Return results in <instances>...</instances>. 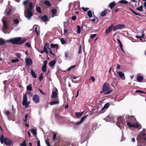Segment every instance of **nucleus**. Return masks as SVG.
Here are the masks:
<instances>
[{"instance_id": "obj_1", "label": "nucleus", "mask_w": 146, "mask_h": 146, "mask_svg": "<svg viewBox=\"0 0 146 146\" xmlns=\"http://www.w3.org/2000/svg\"><path fill=\"white\" fill-rule=\"evenodd\" d=\"M27 4H29V7L27 9V11H25L24 12L25 17L28 19H30L33 14L32 11L33 8V3L29 1V0H27L23 1V4L26 7Z\"/></svg>"}, {"instance_id": "obj_2", "label": "nucleus", "mask_w": 146, "mask_h": 146, "mask_svg": "<svg viewBox=\"0 0 146 146\" xmlns=\"http://www.w3.org/2000/svg\"><path fill=\"white\" fill-rule=\"evenodd\" d=\"M26 41L25 39H22L21 38L17 37L11 38L9 40H7L6 42L12 43L13 44H21L24 43Z\"/></svg>"}, {"instance_id": "obj_3", "label": "nucleus", "mask_w": 146, "mask_h": 146, "mask_svg": "<svg viewBox=\"0 0 146 146\" xmlns=\"http://www.w3.org/2000/svg\"><path fill=\"white\" fill-rule=\"evenodd\" d=\"M0 141L1 143H4L7 145L10 146L12 143V141L7 137L4 138L3 135L2 134L0 136Z\"/></svg>"}, {"instance_id": "obj_4", "label": "nucleus", "mask_w": 146, "mask_h": 146, "mask_svg": "<svg viewBox=\"0 0 146 146\" xmlns=\"http://www.w3.org/2000/svg\"><path fill=\"white\" fill-rule=\"evenodd\" d=\"M103 90L106 92L104 94L106 95L108 94L111 93L112 90L110 89V86L109 84L107 83H105L102 87Z\"/></svg>"}, {"instance_id": "obj_5", "label": "nucleus", "mask_w": 146, "mask_h": 146, "mask_svg": "<svg viewBox=\"0 0 146 146\" xmlns=\"http://www.w3.org/2000/svg\"><path fill=\"white\" fill-rule=\"evenodd\" d=\"M22 102V104L23 106H25L26 107H27L29 103V102H27V97L26 94H23Z\"/></svg>"}, {"instance_id": "obj_6", "label": "nucleus", "mask_w": 146, "mask_h": 146, "mask_svg": "<svg viewBox=\"0 0 146 146\" xmlns=\"http://www.w3.org/2000/svg\"><path fill=\"white\" fill-rule=\"evenodd\" d=\"M125 26V25L124 24H119L114 27L113 30L114 31H115L117 29H121L124 28Z\"/></svg>"}, {"instance_id": "obj_7", "label": "nucleus", "mask_w": 146, "mask_h": 146, "mask_svg": "<svg viewBox=\"0 0 146 146\" xmlns=\"http://www.w3.org/2000/svg\"><path fill=\"white\" fill-rule=\"evenodd\" d=\"M32 99L36 103H38L40 102V97L38 95H34Z\"/></svg>"}, {"instance_id": "obj_8", "label": "nucleus", "mask_w": 146, "mask_h": 146, "mask_svg": "<svg viewBox=\"0 0 146 146\" xmlns=\"http://www.w3.org/2000/svg\"><path fill=\"white\" fill-rule=\"evenodd\" d=\"M113 25H112L108 27V29L106 30L105 33L106 35H108L113 30Z\"/></svg>"}, {"instance_id": "obj_9", "label": "nucleus", "mask_w": 146, "mask_h": 146, "mask_svg": "<svg viewBox=\"0 0 146 146\" xmlns=\"http://www.w3.org/2000/svg\"><path fill=\"white\" fill-rule=\"evenodd\" d=\"M58 94V91L56 90L54 91H53L52 93V95L51 96V98L52 99L54 98L56 99L57 97V95Z\"/></svg>"}, {"instance_id": "obj_10", "label": "nucleus", "mask_w": 146, "mask_h": 146, "mask_svg": "<svg viewBox=\"0 0 146 146\" xmlns=\"http://www.w3.org/2000/svg\"><path fill=\"white\" fill-rule=\"evenodd\" d=\"M26 62L27 66H30L32 64V61L31 58H28L26 59Z\"/></svg>"}, {"instance_id": "obj_11", "label": "nucleus", "mask_w": 146, "mask_h": 146, "mask_svg": "<svg viewBox=\"0 0 146 146\" xmlns=\"http://www.w3.org/2000/svg\"><path fill=\"white\" fill-rule=\"evenodd\" d=\"M117 74L122 80H124L125 79L124 74L121 72L119 71L117 72Z\"/></svg>"}, {"instance_id": "obj_12", "label": "nucleus", "mask_w": 146, "mask_h": 146, "mask_svg": "<svg viewBox=\"0 0 146 146\" xmlns=\"http://www.w3.org/2000/svg\"><path fill=\"white\" fill-rule=\"evenodd\" d=\"M2 21L3 23V29L6 30L7 29V21L5 20H2Z\"/></svg>"}, {"instance_id": "obj_13", "label": "nucleus", "mask_w": 146, "mask_h": 146, "mask_svg": "<svg viewBox=\"0 0 146 146\" xmlns=\"http://www.w3.org/2000/svg\"><path fill=\"white\" fill-rule=\"evenodd\" d=\"M137 80L138 82H141L143 80V78L142 76L140 75L139 74H138L137 75Z\"/></svg>"}, {"instance_id": "obj_14", "label": "nucleus", "mask_w": 146, "mask_h": 146, "mask_svg": "<svg viewBox=\"0 0 146 146\" xmlns=\"http://www.w3.org/2000/svg\"><path fill=\"white\" fill-rule=\"evenodd\" d=\"M41 19L44 22H45L48 21V17L46 15H44L42 17Z\"/></svg>"}, {"instance_id": "obj_15", "label": "nucleus", "mask_w": 146, "mask_h": 146, "mask_svg": "<svg viewBox=\"0 0 146 146\" xmlns=\"http://www.w3.org/2000/svg\"><path fill=\"white\" fill-rule=\"evenodd\" d=\"M107 12L108 11L106 10H104V11H102L100 17H103L105 16L106 15L107 13Z\"/></svg>"}, {"instance_id": "obj_16", "label": "nucleus", "mask_w": 146, "mask_h": 146, "mask_svg": "<svg viewBox=\"0 0 146 146\" xmlns=\"http://www.w3.org/2000/svg\"><path fill=\"white\" fill-rule=\"evenodd\" d=\"M56 63V61L55 60H52L50 61L49 64V65L50 67L54 66Z\"/></svg>"}, {"instance_id": "obj_17", "label": "nucleus", "mask_w": 146, "mask_h": 146, "mask_svg": "<svg viewBox=\"0 0 146 146\" xmlns=\"http://www.w3.org/2000/svg\"><path fill=\"white\" fill-rule=\"evenodd\" d=\"M83 113V112H76L75 114L76 117L77 118H79V117L82 115Z\"/></svg>"}, {"instance_id": "obj_18", "label": "nucleus", "mask_w": 146, "mask_h": 146, "mask_svg": "<svg viewBox=\"0 0 146 146\" xmlns=\"http://www.w3.org/2000/svg\"><path fill=\"white\" fill-rule=\"evenodd\" d=\"M32 87L31 84L29 85L27 87V90L29 91H31L32 90Z\"/></svg>"}, {"instance_id": "obj_19", "label": "nucleus", "mask_w": 146, "mask_h": 146, "mask_svg": "<svg viewBox=\"0 0 146 146\" xmlns=\"http://www.w3.org/2000/svg\"><path fill=\"white\" fill-rule=\"evenodd\" d=\"M116 5L115 3H114V2H112V3H110L109 5L110 8L111 9L113 8Z\"/></svg>"}, {"instance_id": "obj_20", "label": "nucleus", "mask_w": 146, "mask_h": 146, "mask_svg": "<svg viewBox=\"0 0 146 146\" xmlns=\"http://www.w3.org/2000/svg\"><path fill=\"white\" fill-rule=\"evenodd\" d=\"M50 46L53 48H55L57 49H58V45L57 44H50Z\"/></svg>"}, {"instance_id": "obj_21", "label": "nucleus", "mask_w": 146, "mask_h": 146, "mask_svg": "<svg viewBox=\"0 0 146 146\" xmlns=\"http://www.w3.org/2000/svg\"><path fill=\"white\" fill-rule=\"evenodd\" d=\"M49 46V44L48 43H46L44 47L43 50L45 52V51L47 50V48H48V47Z\"/></svg>"}, {"instance_id": "obj_22", "label": "nucleus", "mask_w": 146, "mask_h": 146, "mask_svg": "<svg viewBox=\"0 0 146 146\" xmlns=\"http://www.w3.org/2000/svg\"><path fill=\"white\" fill-rule=\"evenodd\" d=\"M31 73L32 76L33 78H37L36 74L34 72V71L33 70H31Z\"/></svg>"}, {"instance_id": "obj_23", "label": "nucleus", "mask_w": 146, "mask_h": 146, "mask_svg": "<svg viewBox=\"0 0 146 146\" xmlns=\"http://www.w3.org/2000/svg\"><path fill=\"white\" fill-rule=\"evenodd\" d=\"M59 103V102L58 101H55L52 102H51L50 103V104L51 105H53L58 104Z\"/></svg>"}, {"instance_id": "obj_24", "label": "nucleus", "mask_w": 146, "mask_h": 146, "mask_svg": "<svg viewBox=\"0 0 146 146\" xmlns=\"http://www.w3.org/2000/svg\"><path fill=\"white\" fill-rule=\"evenodd\" d=\"M44 4L47 5L48 6H51L50 2L48 0L45 1L44 2Z\"/></svg>"}, {"instance_id": "obj_25", "label": "nucleus", "mask_w": 146, "mask_h": 146, "mask_svg": "<svg viewBox=\"0 0 146 146\" xmlns=\"http://www.w3.org/2000/svg\"><path fill=\"white\" fill-rule=\"evenodd\" d=\"M136 9L137 10L141 12H142L143 10V7L142 5H141L139 7L136 8Z\"/></svg>"}, {"instance_id": "obj_26", "label": "nucleus", "mask_w": 146, "mask_h": 146, "mask_svg": "<svg viewBox=\"0 0 146 146\" xmlns=\"http://www.w3.org/2000/svg\"><path fill=\"white\" fill-rule=\"evenodd\" d=\"M45 142L46 144L48 146H51L50 142L49 141L48 138L47 137L46 139H45Z\"/></svg>"}, {"instance_id": "obj_27", "label": "nucleus", "mask_w": 146, "mask_h": 146, "mask_svg": "<svg viewBox=\"0 0 146 146\" xmlns=\"http://www.w3.org/2000/svg\"><path fill=\"white\" fill-rule=\"evenodd\" d=\"M119 2L122 4H128V2L126 0H122L119 1Z\"/></svg>"}, {"instance_id": "obj_28", "label": "nucleus", "mask_w": 146, "mask_h": 146, "mask_svg": "<svg viewBox=\"0 0 146 146\" xmlns=\"http://www.w3.org/2000/svg\"><path fill=\"white\" fill-rule=\"evenodd\" d=\"M110 104V103H107L104 105V107L102 108V110H103L104 108H108L109 107Z\"/></svg>"}, {"instance_id": "obj_29", "label": "nucleus", "mask_w": 146, "mask_h": 146, "mask_svg": "<svg viewBox=\"0 0 146 146\" xmlns=\"http://www.w3.org/2000/svg\"><path fill=\"white\" fill-rule=\"evenodd\" d=\"M87 14L88 16L90 17L91 18L92 17V15L91 10H89L88 11Z\"/></svg>"}, {"instance_id": "obj_30", "label": "nucleus", "mask_w": 146, "mask_h": 146, "mask_svg": "<svg viewBox=\"0 0 146 146\" xmlns=\"http://www.w3.org/2000/svg\"><path fill=\"white\" fill-rule=\"evenodd\" d=\"M129 9H130V10L134 13V14L135 15H139V16H141V15L139 13H137L136 12H135V11H134L133 10L131 9V8H129Z\"/></svg>"}, {"instance_id": "obj_31", "label": "nucleus", "mask_w": 146, "mask_h": 146, "mask_svg": "<svg viewBox=\"0 0 146 146\" xmlns=\"http://www.w3.org/2000/svg\"><path fill=\"white\" fill-rule=\"evenodd\" d=\"M20 146H27L26 141L24 140L22 143H20Z\"/></svg>"}, {"instance_id": "obj_32", "label": "nucleus", "mask_w": 146, "mask_h": 146, "mask_svg": "<svg viewBox=\"0 0 146 146\" xmlns=\"http://www.w3.org/2000/svg\"><path fill=\"white\" fill-rule=\"evenodd\" d=\"M51 11L53 15H54L57 13V10L55 9H52Z\"/></svg>"}, {"instance_id": "obj_33", "label": "nucleus", "mask_w": 146, "mask_h": 146, "mask_svg": "<svg viewBox=\"0 0 146 146\" xmlns=\"http://www.w3.org/2000/svg\"><path fill=\"white\" fill-rule=\"evenodd\" d=\"M5 42H6V41H5L2 38H0V45H3L5 44Z\"/></svg>"}, {"instance_id": "obj_34", "label": "nucleus", "mask_w": 146, "mask_h": 146, "mask_svg": "<svg viewBox=\"0 0 146 146\" xmlns=\"http://www.w3.org/2000/svg\"><path fill=\"white\" fill-rule=\"evenodd\" d=\"M31 131L34 135H36V130L35 129H31Z\"/></svg>"}, {"instance_id": "obj_35", "label": "nucleus", "mask_w": 146, "mask_h": 146, "mask_svg": "<svg viewBox=\"0 0 146 146\" xmlns=\"http://www.w3.org/2000/svg\"><path fill=\"white\" fill-rule=\"evenodd\" d=\"M145 35L144 33V31H143L142 33V35L141 36H139L138 35H137L136 36V37L137 38H144V36H145Z\"/></svg>"}, {"instance_id": "obj_36", "label": "nucleus", "mask_w": 146, "mask_h": 146, "mask_svg": "<svg viewBox=\"0 0 146 146\" xmlns=\"http://www.w3.org/2000/svg\"><path fill=\"white\" fill-rule=\"evenodd\" d=\"M36 10L39 13H42L41 9L40 7H36Z\"/></svg>"}, {"instance_id": "obj_37", "label": "nucleus", "mask_w": 146, "mask_h": 146, "mask_svg": "<svg viewBox=\"0 0 146 146\" xmlns=\"http://www.w3.org/2000/svg\"><path fill=\"white\" fill-rule=\"evenodd\" d=\"M85 119H81L80 121L78 122H76L74 124L76 125H78L81 124Z\"/></svg>"}, {"instance_id": "obj_38", "label": "nucleus", "mask_w": 146, "mask_h": 146, "mask_svg": "<svg viewBox=\"0 0 146 146\" xmlns=\"http://www.w3.org/2000/svg\"><path fill=\"white\" fill-rule=\"evenodd\" d=\"M42 70L44 72H46V66L43 65L42 67Z\"/></svg>"}, {"instance_id": "obj_39", "label": "nucleus", "mask_w": 146, "mask_h": 146, "mask_svg": "<svg viewBox=\"0 0 146 146\" xmlns=\"http://www.w3.org/2000/svg\"><path fill=\"white\" fill-rule=\"evenodd\" d=\"M77 33H80L81 32V28L80 26L78 25L77 26Z\"/></svg>"}, {"instance_id": "obj_40", "label": "nucleus", "mask_w": 146, "mask_h": 146, "mask_svg": "<svg viewBox=\"0 0 146 146\" xmlns=\"http://www.w3.org/2000/svg\"><path fill=\"white\" fill-rule=\"evenodd\" d=\"M127 125L130 127H133L134 126L133 125V124L131 123L130 122H128L127 123Z\"/></svg>"}, {"instance_id": "obj_41", "label": "nucleus", "mask_w": 146, "mask_h": 146, "mask_svg": "<svg viewBox=\"0 0 146 146\" xmlns=\"http://www.w3.org/2000/svg\"><path fill=\"white\" fill-rule=\"evenodd\" d=\"M19 61V59L17 58L16 59H13L11 60V62L12 63H15L17 62H18Z\"/></svg>"}, {"instance_id": "obj_42", "label": "nucleus", "mask_w": 146, "mask_h": 146, "mask_svg": "<svg viewBox=\"0 0 146 146\" xmlns=\"http://www.w3.org/2000/svg\"><path fill=\"white\" fill-rule=\"evenodd\" d=\"M76 66V65H74L73 66H72L68 69V70H67V71H70L72 69L75 68Z\"/></svg>"}, {"instance_id": "obj_43", "label": "nucleus", "mask_w": 146, "mask_h": 146, "mask_svg": "<svg viewBox=\"0 0 146 146\" xmlns=\"http://www.w3.org/2000/svg\"><path fill=\"white\" fill-rule=\"evenodd\" d=\"M133 125L134 126L133 127L139 128L140 127L139 125L137 123L133 124Z\"/></svg>"}, {"instance_id": "obj_44", "label": "nucleus", "mask_w": 146, "mask_h": 146, "mask_svg": "<svg viewBox=\"0 0 146 146\" xmlns=\"http://www.w3.org/2000/svg\"><path fill=\"white\" fill-rule=\"evenodd\" d=\"M127 118V119H133V118H134V119H135L134 118V116L133 115L132 116H129L128 115H127L126 116Z\"/></svg>"}, {"instance_id": "obj_45", "label": "nucleus", "mask_w": 146, "mask_h": 146, "mask_svg": "<svg viewBox=\"0 0 146 146\" xmlns=\"http://www.w3.org/2000/svg\"><path fill=\"white\" fill-rule=\"evenodd\" d=\"M60 41L62 44H65L66 42V41L63 38L60 39Z\"/></svg>"}, {"instance_id": "obj_46", "label": "nucleus", "mask_w": 146, "mask_h": 146, "mask_svg": "<svg viewBox=\"0 0 146 146\" xmlns=\"http://www.w3.org/2000/svg\"><path fill=\"white\" fill-rule=\"evenodd\" d=\"M13 21L14 22L15 24H18L19 23V20L17 19H14V20H13Z\"/></svg>"}, {"instance_id": "obj_47", "label": "nucleus", "mask_w": 146, "mask_h": 146, "mask_svg": "<svg viewBox=\"0 0 146 146\" xmlns=\"http://www.w3.org/2000/svg\"><path fill=\"white\" fill-rule=\"evenodd\" d=\"M114 117L113 115L110 114L107 117V118H110V119H112V118H114Z\"/></svg>"}, {"instance_id": "obj_48", "label": "nucleus", "mask_w": 146, "mask_h": 146, "mask_svg": "<svg viewBox=\"0 0 146 146\" xmlns=\"http://www.w3.org/2000/svg\"><path fill=\"white\" fill-rule=\"evenodd\" d=\"M43 78V76L42 75V73H41L39 78V79L40 81H41L42 80Z\"/></svg>"}, {"instance_id": "obj_49", "label": "nucleus", "mask_w": 146, "mask_h": 146, "mask_svg": "<svg viewBox=\"0 0 146 146\" xmlns=\"http://www.w3.org/2000/svg\"><path fill=\"white\" fill-rule=\"evenodd\" d=\"M135 92H138L141 94H145V93L144 92L140 90H137Z\"/></svg>"}, {"instance_id": "obj_50", "label": "nucleus", "mask_w": 146, "mask_h": 146, "mask_svg": "<svg viewBox=\"0 0 146 146\" xmlns=\"http://www.w3.org/2000/svg\"><path fill=\"white\" fill-rule=\"evenodd\" d=\"M81 47H82V46L81 45H80V47L79 48V49L78 52V54H80L82 53V50Z\"/></svg>"}, {"instance_id": "obj_51", "label": "nucleus", "mask_w": 146, "mask_h": 146, "mask_svg": "<svg viewBox=\"0 0 146 146\" xmlns=\"http://www.w3.org/2000/svg\"><path fill=\"white\" fill-rule=\"evenodd\" d=\"M35 32L36 33L37 36H38L39 35V33L37 30V27H36L35 29Z\"/></svg>"}, {"instance_id": "obj_52", "label": "nucleus", "mask_w": 146, "mask_h": 146, "mask_svg": "<svg viewBox=\"0 0 146 146\" xmlns=\"http://www.w3.org/2000/svg\"><path fill=\"white\" fill-rule=\"evenodd\" d=\"M144 137L145 136H146V130L144 129H143V133H142Z\"/></svg>"}, {"instance_id": "obj_53", "label": "nucleus", "mask_w": 146, "mask_h": 146, "mask_svg": "<svg viewBox=\"0 0 146 146\" xmlns=\"http://www.w3.org/2000/svg\"><path fill=\"white\" fill-rule=\"evenodd\" d=\"M10 114L9 111L8 110L6 111L5 112V114L7 116H9Z\"/></svg>"}, {"instance_id": "obj_54", "label": "nucleus", "mask_w": 146, "mask_h": 146, "mask_svg": "<svg viewBox=\"0 0 146 146\" xmlns=\"http://www.w3.org/2000/svg\"><path fill=\"white\" fill-rule=\"evenodd\" d=\"M96 34H92L91 35L90 37L91 38V39H92L93 38H94V37H96Z\"/></svg>"}, {"instance_id": "obj_55", "label": "nucleus", "mask_w": 146, "mask_h": 146, "mask_svg": "<svg viewBox=\"0 0 146 146\" xmlns=\"http://www.w3.org/2000/svg\"><path fill=\"white\" fill-rule=\"evenodd\" d=\"M12 110L13 111V114H14L15 113V110L14 109V106L13 105H12Z\"/></svg>"}, {"instance_id": "obj_56", "label": "nucleus", "mask_w": 146, "mask_h": 146, "mask_svg": "<svg viewBox=\"0 0 146 146\" xmlns=\"http://www.w3.org/2000/svg\"><path fill=\"white\" fill-rule=\"evenodd\" d=\"M39 91L41 93V94L43 95H45L46 94L45 93H44L40 89H38Z\"/></svg>"}, {"instance_id": "obj_57", "label": "nucleus", "mask_w": 146, "mask_h": 146, "mask_svg": "<svg viewBox=\"0 0 146 146\" xmlns=\"http://www.w3.org/2000/svg\"><path fill=\"white\" fill-rule=\"evenodd\" d=\"M25 45L27 46H28L29 48H30L31 47L30 44L28 42H27L25 43Z\"/></svg>"}, {"instance_id": "obj_58", "label": "nucleus", "mask_w": 146, "mask_h": 146, "mask_svg": "<svg viewBox=\"0 0 146 146\" xmlns=\"http://www.w3.org/2000/svg\"><path fill=\"white\" fill-rule=\"evenodd\" d=\"M82 9L84 11H86L88 10L89 9L88 8H84V7H82Z\"/></svg>"}, {"instance_id": "obj_59", "label": "nucleus", "mask_w": 146, "mask_h": 146, "mask_svg": "<svg viewBox=\"0 0 146 146\" xmlns=\"http://www.w3.org/2000/svg\"><path fill=\"white\" fill-rule=\"evenodd\" d=\"M57 134L56 133H54L53 135V140H55Z\"/></svg>"}, {"instance_id": "obj_60", "label": "nucleus", "mask_w": 146, "mask_h": 146, "mask_svg": "<svg viewBox=\"0 0 146 146\" xmlns=\"http://www.w3.org/2000/svg\"><path fill=\"white\" fill-rule=\"evenodd\" d=\"M16 55L18 58H21V54L19 53H17L16 54Z\"/></svg>"}, {"instance_id": "obj_61", "label": "nucleus", "mask_w": 146, "mask_h": 146, "mask_svg": "<svg viewBox=\"0 0 146 146\" xmlns=\"http://www.w3.org/2000/svg\"><path fill=\"white\" fill-rule=\"evenodd\" d=\"M48 61L46 60L44 62V65H43L45 66H46L47 64Z\"/></svg>"}, {"instance_id": "obj_62", "label": "nucleus", "mask_w": 146, "mask_h": 146, "mask_svg": "<svg viewBox=\"0 0 146 146\" xmlns=\"http://www.w3.org/2000/svg\"><path fill=\"white\" fill-rule=\"evenodd\" d=\"M72 19L73 20L75 21L76 19V17L75 16H73L72 17Z\"/></svg>"}, {"instance_id": "obj_63", "label": "nucleus", "mask_w": 146, "mask_h": 146, "mask_svg": "<svg viewBox=\"0 0 146 146\" xmlns=\"http://www.w3.org/2000/svg\"><path fill=\"white\" fill-rule=\"evenodd\" d=\"M11 9H10L9 11L7 12L6 14L7 15L9 16L10 15V13L11 12Z\"/></svg>"}, {"instance_id": "obj_64", "label": "nucleus", "mask_w": 146, "mask_h": 146, "mask_svg": "<svg viewBox=\"0 0 146 146\" xmlns=\"http://www.w3.org/2000/svg\"><path fill=\"white\" fill-rule=\"evenodd\" d=\"M64 34H66L67 33H68L67 30L66 29L64 28Z\"/></svg>"}]
</instances>
